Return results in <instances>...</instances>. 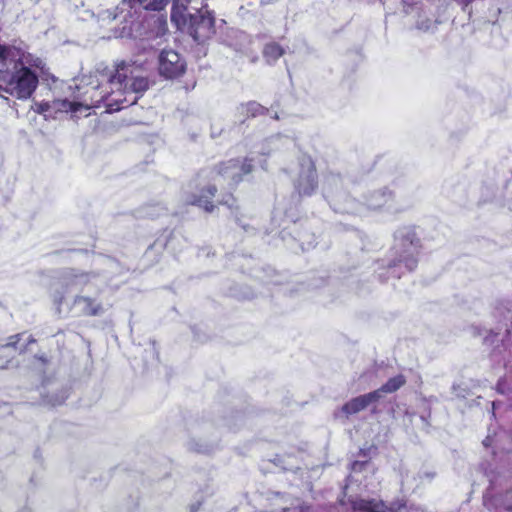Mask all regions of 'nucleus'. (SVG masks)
Instances as JSON below:
<instances>
[{
    "label": "nucleus",
    "mask_w": 512,
    "mask_h": 512,
    "mask_svg": "<svg viewBox=\"0 0 512 512\" xmlns=\"http://www.w3.org/2000/svg\"><path fill=\"white\" fill-rule=\"evenodd\" d=\"M88 86L85 95L90 103L86 108L105 103L108 112L119 111L137 103L149 88V81L141 66L121 62L114 68L99 64L83 79Z\"/></svg>",
    "instance_id": "1"
},
{
    "label": "nucleus",
    "mask_w": 512,
    "mask_h": 512,
    "mask_svg": "<svg viewBox=\"0 0 512 512\" xmlns=\"http://www.w3.org/2000/svg\"><path fill=\"white\" fill-rule=\"evenodd\" d=\"M42 59L22 52L4 72L0 73V90L18 99H27L35 91L39 77H48Z\"/></svg>",
    "instance_id": "2"
},
{
    "label": "nucleus",
    "mask_w": 512,
    "mask_h": 512,
    "mask_svg": "<svg viewBox=\"0 0 512 512\" xmlns=\"http://www.w3.org/2000/svg\"><path fill=\"white\" fill-rule=\"evenodd\" d=\"M98 278L95 274L68 269L50 286V297L55 305L56 312L61 313V306L66 293L82 291L87 286L96 285Z\"/></svg>",
    "instance_id": "3"
},
{
    "label": "nucleus",
    "mask_w": 512,
    "mask_h": 512,
    "mask_svg": "<svg viewBox=\"0 0 512 512\" xmlns=\"http://www.w3.org/2000/svg\"><path fill=\"white\" fill-rule=\"evenodd\" d=\"M136 4L141 5L146 10L159 11L168 4V0H123L121 11L125 10V6L134 8ZM189 4L190 0H175L171 21L175 23L179 30H186L189 34H192V13Z\"/></svg>",
    "instance_id": "4"
},
{
    "label": "nucleus",
    "mask_w": 512,
    "mask_h": 512,
    "mask_svg": "<svg viewBox=\"0 0 512 512\" xmlns=\"http://www.w3.org/2000/svg\"><path fill=\"white\" fill-rule=\"evenodd\" d=\"M217 191L214 184L198 188L194 195V204L205 212H213L218 205L227 206L230 211L239 210L238 200L233 193H222L217 197Z\"/></svg>",
    "instance_id": "5"
},
{
    "label": "nucleus",
    "mask_w": 512,
    "mask_h": 512,
    "mask_svg": "<svg viewBox=\"0 0 512 512\" xmlns=\"http://www.w3.org/2000/svg\"><path fill=\"white\" fill-rule=\"evenodd\" d=\"M254 169L253 159L248 157H236L216 164L213 167V173L222 178L230 180L232 186H238L245 177Z\"/></svg>",
    "instance_id": "6"
},
{
    "label": "nucleus",
    "mask_w": 512,
    "mask_h": 512,
    "mask_svg": "<svg viewBox=\"0 0 512 512\" xmlns=\"http://www.w3.org/2000/svg\"><path fill=\"white\" fill-rule=\"evenodd\" d=\"M300 173L294 181V189L299 196H311L318 188V173L313 158L304 156L300 160Z\"/></svg>",
    "instance_id": "7"
},
{
    "label": "nucleus",
    "mask_w": 512,
    "mask_h": 512,
    "mask_svg": "<svg viewBox=\"0 0 512 512\" xmlns=\"http://www.w3.org/2000/svg\"><path fill=\"white\" fill-rule=\"evenodd\" d=\"M216 33V18L211 10L205 7L197 10L194 15V40L197 43H205Z\"/></svg>",
    "instance_id": "8"
},
{
    "label": "nucleus",
    "mask_w": 512,
    "mask_h": 512,
    "mask_svg": "<svg viewBox=\"0 0 512 512\" xmlns=\"http://www.w3.org/2000/svg\"><path fill=\"white\" fill-rule=\"evenodd\" d=\"M185 71V62L173 50H163L159 57V72L166 78H175Z\"/></svg>",
    "instance_id": "9"
},
{
    "label": "nucleus",
    "mask_w": 512,
    "mask_h": 512,
    "mask_svg": "<svg viewBox=\"0 0 512 512\" xmlns=\"http://www.w3.org/2000/svg\"><path fill=\"white\" fill-rule=\"evenodd\" d=\"M403 506V504L399 503L386 505L385 502L381 500H374V498H371L370 500L358 498L357 500L352 501V510L358 512H399Z\"/></svg>",
    "instance_id": "10"
},
{
    "label": "nucleus",
    "mask_w": 512,
    "mask_h": 512,
    "mask_svg": "<svg viewBox=\"0 0 512 512\" xmlns=\"http://www.w3.org/2000/svg\"><path fill=\"white\" fill-rule=\"evenodd\" d=\"M72 309L78 316H98L103 313V306L96 299L76 295L72 302Z\"/></svg>",
    "instance_id": "11"
},
{
    "label": "nucleus",
    "mask_w": 512,
    "mask_h": 512,
    "mask_svg": "<svg viewBox=\"0 0 512 512\" xmlns=\"http://www.w3.org/2000/svg\"><path fill=\"white\" fill-rule=\"evenodd\" d=\"M375 401H378V392L371 391L365 395L350 399L349 402H346L341 407V410L346 415L356 414L363 411V409L367 408L370 404L375 403Z\"/></svg>",
    "instance_id": "12"
},
{
    "label": "nucleus",
    "mask_w": 512,
    "mask_h": 512,
    "mask_svg": "<svg viewBox=\"0 0 512 512\" xmlns=\"http://www.w3.org/2000/svg\"><path fill=\"white\" fill-rule=\"evenodd\" d=\"M406 383V378L402 374H398L388 379L383 385L380 386L377 390L373 392H378V400L382 397L384 393H392L398 391L403 387Z\"/></svg>",
    "instance_id": "13"
},
{
    "label": "nucleus",
    "mask_w": 512,
    "mask_h": 512,
    "mask_svg": "<svg viewBox=\"0 0 512 512\" xmlns=\"http://www.w3.org/2000/svg\"><path fill=\"white\" fill-rule=\"evenodd\" d=\"M22 52L16 48H5L0 45V73L9 68Z\"/></svg>",
    "instance_id": "14"
},
{
    "label": "nucleus",
    "mask_w": 512,
    "mask_h": 512,
    "mask_svg": "<svg viewBox=\"0 0 512 512\" xmlns=\"http://www.w3.org/2000/svg\"><path fill=\"white\" fill-rule=\"evenodd\" d=\"M284 53L285 50L283 49V47L276 42H270L266 44L262 49L263 58L268 63L277 61L283 56Z\"/></svg>",
    "instance_id": "15"
},
{
    "label": "nucleus",
    "mask_w": 512,
    "mask_h": 512,
    "mask_svg": "<svg viewBox=\"0 0 512 512\" xmlns=\"http://www.w3.org/2000/svg\"><path fill=\"white\" fill-rule=\"evenodd\" d=\"M243 109L248 118H255V116L267 115L269 113L268 107H265L260 103L254 102V100L243 105Z\"/></svg>",
    "instance_id": "16"
},
{
    "label": "nucleus",
    "mask_w": 512,
    "mask_h": 512,
    "mask_svg": "<svg viewBox=\"0 0 512 512\" xmlns=\"http://www.w3.org/2000/svg\"><path fill=\"white\" fill-rule=\"evenodd\" d=\"M83 104L79 102H71L67 99L63 100H55L53 101V107L59 111L68 112L73 111L76 112Z\"/></svg>",
    "instance_id": "17"
},
{
    "label": "nucleus",
    "mask_w": 512,
    "mask_h": 512,
    "mask_svg": "<svg viewBox=\"0 0 512 512\" xmlns=\"http://www.w3.org/2000/svg\"><path fill=\"white\" fill-rule=\"evenodd\" d=\"M20 337H21V334H16V335L9 337L8 342L5 345L0 347V356L12 357V355H10V354L6 355L5 352H6V350H8L10 348H13L16 350L17 349L16 345L19 342Z\"/></svg>",
    "instance_id": "18"
},
{
    "label": "nucleus",
    "mask_w": 512,
    "mask_h": 512,
    "mask_svg": "<svg viewBox=\"0 0 512 512\" xmlns=\"http://www.w3.org/2000/svg\"><path fill=\"white\" fill-rule=\"evenodd\" d=\"M503 503L506 510L512 511V489H509L505 492Z\"/></svg>",
    "instance_id": "19"
},
{
    "label": "nucleus",
    "mask_w": 512,
    "mask_h": 512,
    "mask_svg": "<svg viewBox=\"0 0 512 512\" xmlns=\"http://www.w3.org/2000/svg\"><path fill=\"white\" fill-rule=\"evenodd\" d=\"M408 268L412 269L417 264L416 258H407L405 261Z\"/></svg>",
    "instance_id": "20"
},
{
    "label": "nucleus",
    "mask_w": 512,
    "mask_h": 512,
    "mask_svg": "<svg viewBox=\"0 0 512 512\" xmlns=\"http://www.w3.org/2000/svg\"><path fill=\"white\" fill-rule=\"evenodd\" d=\"M455 1H459L461 2V4L464 6V7H467L470 5V3L473 1V0H455Z\"/></svg>",
    "instance_id": "21"
},
{
    "label": "nucleus",
    "mask_w": 512,
    "mask_h": 512,
    "mask_svg": "<svg viewBox=\"0 0 512 512\" xmlns=\"http://www.w3.org/2000/svg\"><path fill=\"white\" fill-rule=\"evenodd\" d=\"M48 107H49V104H48V103H45V104H42V105H41V109H42V111H45Z\"/></svg>",
    "instance_id": "22"
},
{
    "label": "nucleus",
    "mask_w": 512,
    "mask_h": 512,
    "mask_svg": "<svg viewBox=\"0 0 512 512\" xmlns=\"http://www.w3.org/2000/svg\"><path fill=\"white\" fill-rule=\"evenodd\" d=\"M400 262H402V260H398L397 262L393 261L392 263L389 264V266H395V265H397Z\"/></svg>",
    "instance_id": "23"
},
{
    "label": "nucleus",
    "mask_w": 512,
    "mask_h": 512,
    "mask_svg": "<svg viewBox=\"0 0 512 512\" xmlns=\"http://www.w3.org/2000/svg\"><path fill=\"white\" fill-rule=\"evenodd\" d=\"M4 367H5L4 365L0 364V368H4Z\"/></svg>",
    "instance_id": "24"
}]
</instances>
